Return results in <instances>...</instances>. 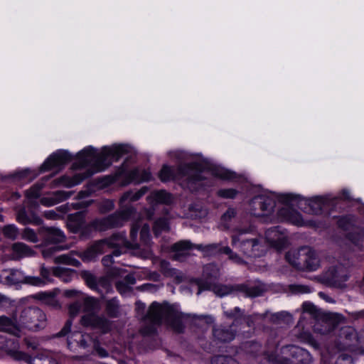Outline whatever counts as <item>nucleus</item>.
<instances>
[{
  "label": "nucleus",
  "mask_w": 364,
  "mask_h": 364,
  "mask_svg": "<svg viewBox=\"0 0 364 364\" xmlns=\"http://www.w3.org/2000/svg\"><path fill=\"white\" fill-rule=\"evenodd\" d=\"M73 159L72 155L67 151L60 150L51 154L41 165V171H46L52 168H60Z\"/></svg>",
  "instance_id": "4468645a"
},
{
  "label": "nucleus",
  "mask_w": 364,
  "mask_h": 364,
  "mask_svg": "<svg viewBox=\"0 0 364 364\" xmlns=\"http://www.w3.org/2000/svg\"><path fill=\"white\" fill-rule=\"evenodd\" d=\"M140 228L141 239L143 242H147L149 238V227L146 224L142 225L139 222H136L134 224H133L130 232L131 237L134 240L136 237L137 232Z\"/></svg>",
  "instance_id": "bb28decb"
},
{
  "label": "nucleus",
  "mask_w": 364,
  "mask_h": 364,
  "mask_svg": "<svg viewBox=\"0 0 364 364\" xmlns=\"http://www.w3.org/2000/svg\"><path fill=\"white\" fill-rule=\"evenodd\" d=\"M279 215L282 216V220L289 221L294 225L298 226L304 225L301 215L295 210H289V208H283L280 210Z\"/></svg>",
  "instance_id": "393cba45"
},
{
  "label": "nucleus",
  "mask_w": 364,
  "mask_h": 364,
  "mask_svg": "<svg viewBox=\"0 0 364 364\" xmlns=\"http://www.w3.org/2000/svg\"><path fill=\"white\" fill-rule=\"evenodd\" d=\"M91 161V148L88 147L86 149L80 151L77 156V161L73 163V168L78 169L85 167Z\"/></svg>",
  "instance_id": "c85d7f7f"
},
{
  "label": "nucleus",
  "mask_w": 364,
  "mask_h": 364,
  "mask_svg": "<svg viewBox=\"0 0 364 364\" xmlns=\"http://www.w3.org/2000/svg\"><path fill=\"white\" fill-rule=\"evenodd\" d=\"M23 283L33 286L41 287L45 285L46 282L39 277L23 276Z\"/></svg>",
  "instance_id": "8fccbe9b"
},
{
  "label": "nucleus",
  "mask_w": 364,
  "mask_h": 364,
  "mask_svg": "<svg viewBox=\"0 0 364 364\" xmlns=\"http://www.w3.org/2000/svg\"><path fill=\"white\" fill-rule=\"evenodd\" d=\"M52 176H45L42 178L41 182H38L33 185L30 189L26 191V196L28 198H38L40 196L41 191L44 186V183L48 181Z\"/></svg>",
  "instance_id": "72a5a7b5"
},
{
  "label": "nucleus",
  "mask_w": 364,
  "mask_h": 364,
  "mask_svg": "<svg viewBox=\"0 0 364 364\" xmlns=\"http://www.w3.org/2000/svg\"><path fill=\"white\" fill-rule=\"evenodd\" d=\"M139 330L143 336L154 337L157 335V329L164 324L163 320H147Z\"/></svg>",
  "instance_id": "b1692460"
},
{
  "label": "nucleus",
  "mask_w": 364,
  "mask_h": 364,
  "mask_svg": "<svg viewBox=\"0 0 364 364\" xmlns=\"http://www.w3.org/2000/svg\"><path fill=\"white\" fill-rule=\"evenodd\" d=\"M164 324L168 330L176 333H182L185 326L182 320H163Z\"/></svg>",
  "instance_id": "58836bf2"
},
{
  "label": "nucleus",
  "mask_w": 364,
  "mask_h": 364,
  "mask_svg": "<svg viewBox=\"0 0 364 364\" xmlns=\"http://www.w3.org/2000/svg\"><path fill=\"white\" fill-rule=\"evenodd\" d=\"M251 327L254 325V320H234L228 326H214L213 328V335L216 341L220 343H228L232 341L237 332L235 326L237 324Z\"/></svg>",
  "instance_id": "423d86ee"
},
{
  "label": "nucleus",
  "mask_w": 364,
  "mask_h": 364,
  "mask_svg": "<svg viewBox=\"0 0 364 364\" xmlns=\"http://www.w3.org/2000/svg\"><path fill=\"white\" fill-rule=\"evenodd\" d=\"M9 355L15 360L24 361L28 364H34V358L20 350H10Z\"/></svg>",
  "instance_id": "ea45409f"
},
{
  "label": "nucleus",
  "mask_w": 364,
  "mask_h": 364,
  "mask_svg": "<svg viewBox=\"0 0 364 364\" xmlns=\"http://www.w3.org/2000/svg\"><path fill=\"white\" fill-rule=\"evenodd\" d=\"M87 177V174H85L84 173H80L75 175V176L73 178H70L66 176H63L58 179L55 180L53 183L54 186L62 184L66 187H72L80 183L82 180H84Z\"/></svg>",
  "instance_id": "a878e982"
},
{
  "label": "nucleus",
  "mask_w": 364,
  "mask_h": 364,
  "mask_svg": "<svg viewBox=\"0 0 364 364\" xmlns=\"http://www.w3.org/2000/svg\"><path fill=\"white\" fill-rule=\"evenodd\" d=\"M30 171L28 169L21 170L17 171L11 175H9L7 178H11L12 180H21L28 177Z\"/></svg>",
  "instance_id": "e2e57ef3"
},
{
  "label": "nucleus",
  "mask_w": 364,
  "mask_h": 364,
  "mask_svg": "<svg viewBox=\"0 0 364 364\" xmlns=\"http://www.w3.org/2000/svg\"><path fill=\"white\" fill-rule=\"evenodd\" d=\"M149 199L151 200V202L169 203H171L172 198L171 196L165 191H158L153 192L149 197Z\"/></svg>",
  "instance_id": "e433bc0d"
},
{
  "label": "nucleus",
  "mask_w": 364,
  "mask_h": 364,
  "mask_svg": "<svg viewBox=\"0 0 364 364\" xmlns=\"http://www.w3.org/2000/svg\"><path fill=\"white\" fill-rule=\"evenodd\" d=\"M75 255L78 256L83 262L89 263L91 261V247H87L85 250L75 251Z\"/></svg>",
  "instance_id": "5fc2aeb1"
},
{
  "label": "nucleus",
  "mask_w": 364,
  "mask_h": 364,
  "mask_svg": "<svg viewBox=\"0 0 364 364\" xmlns=\"http://www.w3.org/2000/svg\"><path fill=\"white\" fill-rule=\"evenodd\" d=\"M92 343H93L92 354L94 353V351H95L97 355L100 358H105V357L108 356V352L105 348H103L99 346L98 341H96L92 339Z\"/></svg>",
  "instance_id": "bf43d9fd"
},
{
  "label": "nucleus",
  "mask_w": 364,
  "mask_h": 364,
  "mask_svg": "<svg viewBox=\"0 0 364 364\" xmlns=\"http://www.w3.org/2000/svg\"><path fill=\"white\" fill-rule=\"evenodd\" d=\"M274 204V200L268 196H256L250 203L251 213L256 217L267 216L272 213Z\"/></svg>",
  "instance_id": "f8f14e48"
},
{
  "label": "nucleus",
  "mask_w": 364,
  "mask_h": 364,
  "mask_svg": "<svg viewBox=\"0 0 364 364\" xmlns=\"http://www.w3.org/2000/svg\"><path fill=\"white\" fill-rule=\"evenodd\" d=\"M265 318H287L289 317H291L292 315H291L287 311H280L275 314H272L270 311H266L265 314L263 315Z\"/></svg>",
  "instance_id": "4d7b16f0"
},
{
  "label": "nucleus",
  "mask_w": 364,
  "mask_h": 364,
  "mask_svg": "<svg viewBox=\"0 0 364 364\" xmlns=\"http://www.w3.org/2000/svg\"><path fill=\"white\" fill-rule=\"evenodd\" d=\"M339 338L330 342L327 346V352L336 354L343 350H349L353 346L364 344V331L358 333L350 326H344L339 330Z\"/></svg>",
  "instance_id": "f03ea898"
},
{
  "label": "nucleus",
  "mask_w": 364,
  "mask_h": 364,
  "mask_svg": "<svg viewBox=\"0 0 364 364\" xmlns=\"http://www.w3.org/2000/svg\"><path fill=\"white\" fill-rule=\"evenodd\" d=\"M16 219L18 222L23 225L29 223L39 225L42 222L41 219L33 210H26V208H21L18 211Z\"/></svg>",
  "instance_id": "5701e85b"
},
{
  "label": "nucleus",
  "mask_w": 364,
  "mask_h": 364,
  "mask_svg": "<svg viewBox=\"0 0 364 364\" xmlns=\"http://www.w3.org/2000/svg\"><path fill=\"white\" fill-rule=\"evenodd\" d=\"M168 230V224L166 219L157 220L154 226V232L156 235H158L160 232Z\"/></svg>",
  "instance_id": "3c124183"
},
{
  "label": "nucleus",
  "mask_w": 364,
  "mask_h": 364,
  "mask_svg": "<svg viewBox=\"0 0 364 364\" xmlns=\"http://www.w3.org/2000/svg\"><path fill=\"white\" fill-rule=\"evenodd\" d=\"M280 320H268L269 325L264 327V331L269 334L271 338H275L279 336L280 329L278 328L277 326Z\"/></svg>",
  "instance_id": "a19ab883"
},
{
  "label": "nucleus",
  "mask_w": 364,
  "mask_h": 364,
  "mask_svg": "<svg viewBox=\"0 0 364 364\" xmlns=\"http://www.w3.org/2000/svg\"><path fill=\"white\" fill-rule=\"evenodd\" d=\"M124 244V240L123 238L114 237L109 240H102L97 242V244H95V245H92V252H104L107 247L119 246Z\"/></svg>",
  "instance_id": "cd10ccee"
},
{
  "label": "nucleus",
  "mask_w": 364,
  "mask_h": 364,
  "mask_svg": "<svg viewBox=\"0 0 364 364\" xmlns=\"http://www.w3.org/2000/svg\"><path fill=\"white\" fill-rule=\"evenodd\" d=\"M267 242L277 249L283 247L287 242L286 235L277 228L269 229L265 234Z\"/></svg>",
  "instance_id": "f3484780"
},
{
  "label": "nucleus",
  "mask_w": 364,
  "mask_h": 364,
  "mask_svg": "<svg viewBox=\"0 0 364 364\" xmlns=\"http://www.w3.org/2000/svg\"><path fill=\"white\" fill-rule=\"evenodd\" d=\"M68 312L71 317L89 318L91 316V297L81 296L68 305Z\"/></svg>",
  "instance_id": "1a4fd4ad"
},
{
  "label": "nucleus",
  "mask_w": 364,
  "mask_h": 364,
  "mask_svg": "<svg viewBox=\"0 0 364 364\" xmlns=\"http://www.w3.org/2000/svg\"><path fill=\"white\" fill-rule=\"evenodd\" d=\"M204 274L207 277H216L218 275V269L214 264H208L204 269Z\"/></svg>",
  "instance_id": "052dcab7"
},
{
  "label": "nucleus",
  "mask_w": 364,
  "mask_h": 364,
  "mask_svg": "<svg viewBox=\"0 0 364 364\" xmlns=\"http://www.w3.org/2000/svg\"><path fill=\"white\" fill-rule=\"evenodd\" d=\"M301 309L303 313L307 314L314 318H341L338 314H325L322 312L321 309H318L314 304L309 301H306L302 304Z\"/></svg>",
  "instance_id": "a211bd4d"
},
{
  "label": "nucleus",
  "mask_w": 364,
  "mask_h": 364,
  "mask_svg": "<svg viewBox=\"0 0 364 364\" xmlns=\"http://www.w3.org/2000/svg\"><path fill=\"white\" fill-rule=\"evenodd\" d=\"M237 192L233 188L222 189L218 191V196L225 198H233Z\"/></svg>",
  "instance_id": "69168bd1"
},
{
  "label": "nucleus",
  "mask_w": 364,
  "mask_h": 364,
  "mask_svg": "<svg viewBox=\"0 0 364 364\" xmlns=\"http://www.w3.org/2000/svg\"><path fill=\"white\" fill-rule=\"evenodd\" d=\"M322 198H316L314 200L310 202L309 205L312 210V212L315 214H318L321 212L322 209Z\"/></svg>",
  "instance_id": "13d9d810"
},
{
  "label": "nucleus",
  "mask_w": 364,
  "mask_h": 364,
  "mask_svg": "<svg viewBox=\"0 0 364 364\" xmlns=\"http://www.w3.org/2000/svg\"><path fill=\"white\" fill-rule=\"evenodd\" d=\"M71 320H67L63 328L58 333L53 334L52 338L65 337L69 333H71V336L67 339L68 348L72 350L73 345L75 343L77 344V346L84 349L88 347V340L90 341L91 338L90 335L82 334V333L77 331L71 332Z\"/></svg>",
  "instance_id": "0eeeda50"
},
{
  "label": "nucleus",
  "mask_w": 364,
  "mask_h": 364,
  "mask_svg": "<svg viewBox=\"0 0 364 364\" xmlns=\"http://www.w3.org/2000/svg\"><path fill=\"white\" fill-rule=\"evenodd\" d=\"M43 311L37 306H28L22 311L21 318H40L43 317Z\"/></svg>",
  "instance_id": "4c0bfd02"
},
{
  "label": "nucleus",
  "mask_w": 364,
  "mask_h": 364,
  "mask_svg": "<svg viewBox=\"0 0 364 364\" xmlns=\"http://www.w3.org/2000/svg\"><path fill=\"white\" fill-rule=\"evenodd\" d=\"M43 239L46 243L56 244L64 242L65 236L60 229L50 227L44 229Z\"/></svg>",
  "instance_id": "aec40b11"
},
{
  "label": "nucleus",
  "mask_w": 364,
  "mask_h": 364,
  "mask_svg": "<svg viewBox=\"0 0 364 364\" xmlns=\"http://www.w3.org/2000/svg\"><path fill=\"white\" fill-rule=\"evenodd\" d=\"M11 258L14 260H19L23 257L34 255L35 252L23 242H15L11 246Z\"/></svg>",
  "instance_id": "6ab92c4d"
},
{
  "label": "nucleus",
  "mask_w": 364,
  "mask_h": 364,
  "mask_svg": "<svg viewBox=\"0 0 364 364\" xmlns=\"http://www.w3.org/2000/svg\"><path fill=\"white\" fill-rule=\"evenodd\" d=\"M211 364H238V363L230 355H218L212 358Z\"/></svg>",
  "instance_id": "79ce46f5"
},
{
  "label": "nucleus",
  "mask_w": 364,
  "mask_h": 364,
  "mask_svg": "<svg viewBox=\"0 0 364 364\" xmlns=\"http://www.w3.org/2000/svg\"><path fill=\"white\" fill-rule=\"evenodd\" d=\"M187 315L182 312L177 304H170L168 302L159 303L154 301L149 306L146 318H161L169 317L171 318H184Z\"/></svg>",
  "instance_id": "20e7f679"
},
{
  "label": "nucleus",
  "mask_w": 364,
  "mask_h": 364,
  "mask_svg": "<svg viewBox=\"0 0 364 364\" xmlns=\"http://www.w3.org/2000/svg\"><path fill=\"white\" fill-rule=\"evenodd\" d=\"M107 311L111 316H119L120 315V307L118 301L114 299L107 301Z\"/></svg>",
  "instance_id": "37998d69"
},
{
  "label": "nucleus",
  "mask_w": 364,
  "mask_h": 364,
  "mask_svg": "<svg viewBox=\"0 0 364 364\" xmlns=\"http://www.w3.org/2000/svg\"><path fill=\"white\" fill-rule=\"evenodd\" d=\"M126 151L127 147L123 145L105 147L97 154L92 150V173L105 171L113 161H118Z\"/></svg>",
  "instance_id": "7ed1b4c3"
},
{
  "label": "nucleus",
  "mask_w": 364,
  "mask_h": 364,
  "mask_svg": "<svg viewBox=\"0 0 364 364\" xmlns=\"http://www.w3.org/2000/svg\"><path fill=\"white\" fill-rule=\"evenodd\" d=\"M346 351V350L341 351L336 354H331L328 353V354L331 356H333V355H336L340 353V355L338 356V358H336V360L333 364H353V359L352 356L348 353H345Z\"/></svg>",
  "instance_id": "c03bdc74"
},
{
  "label": "nucleus",
  "mask_w": 364,
  "mask_h": 364,
  "mask_svg": "<svg viewBox=\"0 0 364 364\" xmlns=\"http://www.w3.org/2000/svg\"><path fill=\"white\" fill-rule=\"evenodd\" d=\"M291 255L300 257L299 260H294V264H301V267H305L310 271L316 269L319 266L318 255L310 247H301L300 252H293L290 253L289 256Z\"/></svg>",
  "instance_id": "9d476101"
},
{
  "label": "nucleus",
  "mask_w": 364,
  "mask_h": 364,
  "mask_svg": "<svg viewBox=\"0 0 364 364\" xmlns=\"http://www.w3.org/2000/svg\"><path fill=\"white\" fill-rule=\"evenodd\" d=\"M55 291L39 292L33 296L36 299L41 301L44 304L53 308L59 309L60 304L56 298Z\"/></svg>",
  "instance_id": "4be33fe9"
},
{
  "label": "nucleus",
  "mask_w": 364,
  "mask_h": 364,
  "mask_svg": "<svg viewBox=\"0 0 364 364\" xmlns=\"http://www.w3.org/2000/svg\"><path fill=\"white\" fill-rule=\"evenodd\" d=\"M290 289L295 294H307L311 292V289L305 285H291Z\"/></svg>",
  "instance_id": "0e129e2a"
},
{
  "label": "nucleus",
  "mask_w": 364,
  "mask_h": 364,
  "mask_svg": "<svg viewBox=\"0 0 364 364\" xmlns=\"http://www.w3.org/2000/svg\"><path fill=\"white\" fill-rule=\"evenodd\" d=\"M240 349L245 354L255 358L262 354V346L256 341H247L242 343Z\"/></svg>",
  "instance_id": "412c9836"
},
{
  "label": "nucleus",
  "mask_w": 364,
  "mask_h": 364,
  "mask_svg": "<svg viewBox=\"0 0 364 364\" xmlns=\"http://www.w3.org/2000/svg\"><path fill=\"white\" fill-rule=\"evenodd\" d=\"M232 245L235 249L240 250L244 254L250 256H257L259 253V242L255 239H247L242 232L232 237Z\"/></svg>",
  "instance_id": "9b49d317"
},
{
  "label": "nucleus",
  "mask_w": 364,
  "mask_h": 364,
  "mask_svg": "<svg viewBox=\"0 0 364 364\" xmlns=\"http://www.w3.org/2000/svg\"><path fill=\"white\" fill-rule=\"evenodd\" d=\"M129 178L130 181L141 183L150 181L151 174L149 171L136 168L129 173Z\"/></svg>",
  "instance_id": "c756f323"
},
{
  "label": "nucleus",
  "mask_w": 364,
  "mask_h": 364,
  "mask_svg": "<svg viewBox=\"0 0 364 364\" xmlns=\"http://www.w3.org/2000/svg\"><path fill=\"white\" fill-rule=\"evenodd\" d=\"M209 175H213L223 179H232L234 178V173L220 167H216L211 171L200 170L193 166H180L175 170L173 168L164 165L159 173V177L163 182L172 180H180L183 178L191 185L205 180Z\"/></svg>",
  "instance_id": "f257e3e1"
},
{
  "label": "nucleus",
  "mask_w": 364,
  "mask_h": 364,
  "mask_svg": "<svg viewBox=\"0 0 364 364\" xmlns=\"http://www.w3.org/2000/svg\"><path fill=\"white\" fill-rule=\"evenodd\" d=\"M146 191L147 188L146 187H143L140 190L135 192L128 191L122 196L120 203L122 205H126L128 203L138 200L146 193Z\"/></svg>",
  "instance_id": "2f4dec72"
},
{
  "label": "nucleus",
  "mask_w": 364,
  "mask_h": 364,
  "mask_svg": "<svg viewBox=\"0 0 364 364\" xmlns=\"http://www.w3.org/2000/svg\"><path fill=\"white\" fill-rule=\"evenodd\" d=\"M349 277L348 271L343 266H338L333 274L332 279L339 286H342V283L347 281Z\"/></svg>",
  "instance_id": "c9c22d12"
},
{
  "label": "nucleus",
  "mask_w": 364,
  "mask_h": 364,
  "mask_svg": "<svg viewBox=\"0 0 364 364\" xmlns=\"http://www.w3.org/2000/svg\"><path fill=\"white\" fill-rule=\"evenodd\" d=\"M86 212L79 211L69 215L68 226L74 233H80L82 237H87L91 232L90 223L85 220Z\"/></svg>",
  "instance_id": "6e6552de"
},
{
  "label": "nucleus",
  "mask_w": 364,
  "mask_h": 364,
  "mask_svg": "<svg viewBox=\"0 0 364 364\" xmlns=\"http://www.w3.org/2000/svg\"><path fill=\"white\" fill-rule=\"evenodd\" d=\"M64 295L67 297L75 298L76 299H79L81 296H86L82 292L74 289L65 290L64 291Z\"/></svg>",
  "instance_id": "774afa93"
},
{
  "label": "nucleus",
  "mask_w": 364,
  "mask_h": 364,
  "mask_svg": "<svg viewBox=\"0 0 364 364\" xmlns=\"http://www.w3.org/2000/svg\"><path fill=\"white\" fill-rule=\"evenodd\" d=\"M73 191H57L53 192L51 195L53 197L55 202L58 203L69 198L73 195Z\"/></svg>",
  "instance_id": "09e8293b"
},
{
  "label": "nucleus",
  "mask_w": 364,
  "mask_h": 364,
  "mask_svg": "<svg viewBox=\"0 0 364 364\" xmlns=\"http://www.w3.org/2000/svg\"><path fill=\"white\" fill-rule=\"evenodd\" d=\"M342 320H314L313 329L314 333L321 335H328L331 333L336 334V337L327 342L326 348L330 342L339 338V330L342 327L341 321Z\"/></svg>",
  "instance_id": "ddd939ff"
},
{
  "label": "nucleus",
  "mask_w": 364,
  "mask_h": 364,
  "mask_svg": "<svg viewBox=\"0 0 364 364\" xmlns=\"http://www.w3.org/2000/svg\"><path fill=\"white\" fill-rule=\"evenodd\" d=\"M116 288L118 291L122 294H126L131 291V286L127 284L124 281H117L116 283Z\"/></svg>",
  "instance_id": "680f3d73"
},
{
  "label": "nucleus",
  "mask_w": 364,
  "mask_h": 364,
  "mask_svg": "<svg viewBox=\"0 0 364 364\" xmlns=\"http://www.w3.org/2000/svg\"><path fill=\"white\" fill-rule=\"evenodd\" d=\"M75 273V270L64 268L60 267H56L53 268V274L54 276L59 277L64 282H69L72 279V276Z\"/></svg>",
  "instance_id": "473e14b6"
},
{
  "label": "nucleus",
  "mask_w": 364,
  "mask_h": 364,
  "mask_svg": "<svg viewBox=\"0 0 364 364\" xmlns=\"http://www.w3.org/2000/svg\"><path fill=\"white\" fill-rule=\"evenodd\" d=\"M21 237L23 240H26L33 243L37 242L38 241L36 233L30 228H25L23 230L21 233Z\"/></svg>",
  "instance_id": "603ef678"
},
{
  "label": "nucleus",
  "mask_w": 364,
  "mask_h": 364,
  "mask_svg": "<svg viewBox=\"0 0 364 364\" xmlns=\"http://www.w3.org/2000/svg\"><path fill=\"white\" fill-rule=\"evenodd\" d=\"M263 291H264V289L262 287H258V286H253V287H250L248 289L247 294L250 296H254V297L258 296L262 294Z\"/></svg>",
  "instance_id": "338daca9"
},
{
  "label": "nucleus",
  "mask_w": 364,
  "mask_h": 364,
  "mask_svg": "<svg viewBox=\"0 0 364 364\" xmlns=\"http://www.w3.org/2000/svg\"><path fill=\"white\" fill-rule=\"evenodd\" d=\"M223 252L229 256V259L236 264H242L243 259L237 254L232 252L230 247H225L223 249Z\"/></svg>",
  "instance_id": "6e6d98bb"
},
{
  "label": "nucleus",
  "mask_w": 364,
  "mask_h": 364,
  "mask_svg": "<svg viewBox=\"0 0 364 364\" xmlns=\"http://www.w3.org/2000/svg\"><path fill=\"white\" fill-rule=\"evenodd\" d=\"M296 335L301 338L306 340V341L310 343L314 348H319V343L314 338L313 336L309 332L305 331L304 328H302L301 331L298 330V332L296 333Z\"/></svg>",
  "instance_id": "49530a36"
},
{
  "label": "nucleus",
  "mask_w": 364,
  "mask_h": 364,
  "mask_svg": "<svg viewBox=\"0 0 364 364\" xmlns=\"http://www.w3.org/2000/svg\"><path fill=\"white\" fill-rule=\"evenodd\" d=\"M194 287L198 288V295H199L203 290L206 289L211 290L219 296H226L232 291V288L230 287L223 284H210L202 280L198 279L192 282L191 288L193 289Z\"/></svg>",
  "instance_id": "2eb2a0df"
},
{
  "label": "nucleus",
  "mask_w": 364,
  "mask_h": 364,
  "mask_svg": "<svg viewBox=\"0 0 364 364\" xmlns=\"http://www.w3.org/2000/svg\"><path fill=\"white\" fill-rule=\"evenodd\" d=\"M286 356L281 360V364H311L313 358L306 350L294 345L282 348Z\"/></svg>",
  "instance_id": "39448f33"
},
{
  "label": "nucleus",
  "mask_w": 364,
  "mask_h": 364,
  "mask_svg": "<svg viewBox=\"0 0 364 364\" xmlns=\"http://www.w3.org/2000/svg\"><path fill=\"white\" fill-rule=\"evenodd\" d=\"M218 248L215 244L208 245L205 247L202 245H193L188 241H180L173 245V249L177 252L178 255H188V251L192 249H197L201 251H213Z\"/></svg>",
  "instance_id": "dca6fc26"
},
{
  "label": "nucleus",
  "mask_w": 364,
  "mask_h": 364,
  "mask_svg": "<svg viewBox=\"0 0 364 364\" xmlns=\"http://www.w3.org/2000/svg\"><path fill=\"white\" fill-rule=\"evenodd\" d=\"M224 313L227 317L238 318L244 316L243 311L238 307H235L234 309H226L224 308Z\"/></svg>",
  "instance_id": "864d4df0"
},
{
  "label": "nucleus",
  "mask_w": 364,
  "mask_h": 364,
  "mask_svg": "<svg viewBox=\"0 0 364 364\" xmlns=\"http://www.w3.org/2000/svg\"><path fill=\"white\" fill-rule=\"evenodd\" d=\"M4 272H9V274L5 277L6 283L9 285H14L23 283V275L21 272L17 269H4Z\"/></svg>",
  "instance_id": "f704fd0d"
},
{
  "label": "nucleus",
  "mask_w": 364,
  "mask_h": 364,
  "mask_svg": "<svg viewBox=\"0 0 364 364\" xmlns=\"http://www.w3.org/2000/svg\"><path fill=\"white\" fill-rule=\"evenodd\" d=\"M26 326L29 330L38 331L46 326V320H27Z\"/></svg>",
  "instance_id": "de8ad7c7"
},
{
  "label": "nucleus",
  "mask_w": 364,
  "mask_h": 364,
  "mask_svg": "<svg viewBox=\"0 0 364 364\" xmlns=\"http://www.w3.org/2000/svg\"><path fill=\"white\" fill-rule=\"evenodd\" d=\"M75 251H71L69 254H64L54 258L55 264H64L79 267L81 265L80 262L73 257Z\"/></svg>",
  "instance_id": "7c9ffc66"
},
{
  "label": "nucleus",
  "mask_w": 364,
  "mask_h": 364,
  "mask_svg": "<svg viewBox=\"0 0 364 364\" xmlns=\"http://www.w3.org/2000/svg\"><path fill=\"white\" fill-rule=\"evenodd\" d=\"M4 235L11 240H16L18 235V230L14 225H7L2 230Z\"/></svg>",
  "instance_id": "a18cd8bd"
}]
</instances>
